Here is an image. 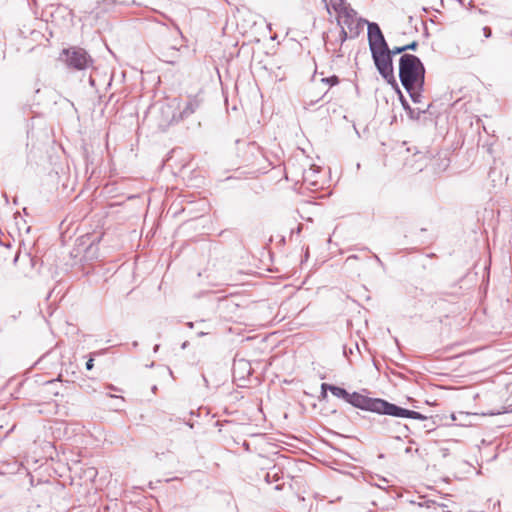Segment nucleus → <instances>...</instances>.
Here are the masks:
<instances>
[{
  "label": "nucleus",
  "instance_id": "nucleus-1",
  "mask_svg": "<svg viewBox=\"0 0 512 512\" xmlns=\"http://www.w3.org/2000/svg\"><path fill=\"white\" fill-rule=\"evenodd\" d=\"M399 78L405 90L424 87L425 67L421 60L413 54H403L399 59Z\"/></svg>",
  "mask_w": 512,
  "mask_h": 512
},
{
  "label": "nucleus",
  "instance_id": "nucleus-2",
  "mask_svg": "<svg viewBox=\"0 0 512 512\" xmlns=\"http://www.w3.org/2000/svg\"><path fill=\"white\" fill-rule=\"evenodd\" d=\"M330 391L335 397L343 399L355 408L377 412L380 398H371L358 392L349 393L346 389L328 383L321 384V394L326 397L327 391Z\"/></svg>",
  "mask_w": 512,
  "mask_h": 512
},
{
  "label": "nucleus",
  "instance_id": "nucleus-3",
  "mask_svg": "<svg viewBox=\"0 0 512 512\" xmlns=\"http://www.w3.org/2000/svg\"><path fill=\"white\" fill-rule=\"evenodd\" d=\"M60 58L69 68L75 70H85L93 65L91 56L85 49L80 47L63 49Z\"/></svg>",
  "mask_w": 512,
  "mask_h": 512
},
{
  "label": "nucleus",
  "instance_id": "nucleus-4",
  "mask_svg": "<svg viewBox=\"0 0 512 512\" xmlns=\"http://www.w3.org/2000/svg\"><path fill=\"white\" fill-rule=\"evenodd\" d=\"M389 47L387 50H373L371 52L372 59L379 74L391 85L397 87V81L394 76L393 60L389 55Z\"/></svg>",
  "mask_w": 512,
  "mask_h": 512
},
{
  "label": "nucleus",
  "instance_id": "nucleus-5",
  "mask_svg": "<svg viewBox=\"0 0 512 512\" xmlns=\"http://www.w3.org/2000/svg\"><path fill=\"white\" fill-rule=\"evenodd\" d=\"M376 413L400 418H411L417 420L427 419V416L419 412L402 408L381 398Z\"/></svg>",
  "mask_w": 512,
  "mask_h": 512
},
{
  "label": "nucleus",
  "instance_id": "nucleus-6",
  "mask_svg": "<svg viewBox=\"0 0 512 512\" xmlns=\"http://www.w3.org/2000/svg\"><path fill=\"white\" fill-rule=\"evenodd\" d=\"M368 26V44L370 52L373 50H387L388 44L384 38V35L375 22L365 21Z\"/></svg>",
  "mask_w": 512,
  "mask_h": 512
},
{
  "label": "nucleus",
  "instance_id": "nucleus-7",
  "mask_svg": "<svg viewBox=\"0 0 512 512\" xmlns=\"http://www.w3.org/2000/svg\"><path fill=\"white\" fill-rule=\"evenodd\" d=\"M252 373V367L249 361L245 359H238L233 365V375L235 378L244 380Z\"/></svg>",
  "mask_w": 512,
  "mask_h": 512
},
{
  "label": "nucleus",
  "instance_id": "nucleus-8",
  "mask_svg": "<svg viewBox=\"0 0 512 512\" xmlns=\"http://www.w3.org/2000/svg\"><path fill=\"white\" fill-rule=\"evenodd\" d=\"M202 101L197 97H190L185 104L184 108L180 112V119H184L194 114L197 109L200 107Z\"/></svg>",
  "mask_w": 512,
  "mask_h": 512
},
{
  "label": "nucleus",
  "instance_id": "nucleus-9",
  "mask_svg": "<svg viewBox=\"0 0 512 512\" xmlns=\"http://www.w3.org/2000/svg\"><path fill=\"white\" fill-rule=\"evenodd\" d=\"M423 89L424 87L419 88L418 86H412L411 89L409 88V90L406 91L414 103H420Z\"/></svg>",
  "mask_w": 512,
  "mask_h": 512
},
{
  "label": "nucleus",
  "instance_id": "nucleus-10",
  "mask_svg": "<svg viewBox=\"0 0 512 512\" xmlns=\"http://www.w3.org/2000/svg\"><path fill=\"white\" fill-rule=\"evenodd\" d=\"M330 5L336 12L339 13H342L347 10L345 2L343 0H330Z\"/></svg>",
  "mask_w": 512,
  "mask_h": 512
},
{
  "label": "nucleus",
  "instance_id": "nucleus-11",
  "mask_svg": "<svg viewBox=\"0 0 512 512\" xmlns=\"http://www.w3.org/2000/svg\"><path fill=\"white\" fill-rule=\"evenodd\" d=\"M391 424H393V423L386 418L379 420L377 423L378 430L383 433H388L391 431V429H390Z\"/></svg>",
  "mask_w": 512,
  "mask_h": 512
},
{
  "label": "nucleus",
  "instance_id": "nucleus-12",
  "mask_svg": "<svg viewBox=\"0 0 512 512\" xmlns=\"http://www.w3.org/2000/svg\"><path fill=\"white\" fill-rule=\"evenodd\" d=\"M396 89H397V92L399 94V99H400V102H401L403 108L412 115L413 111H412L408 101L405 99V97L403 96L402 92L399 90L398 86L396 87Z\"/></svg>",
  "mask_w": 512,
  "mask_h": 512
},
{
  "label": "nucleus",
  "instance_id": "nucleus-13",
  "mask_svg": "<svg viewBox=\"0 0 512 512\" xmlns=\"http://www.w3.org/2000/svg\"><path fill=\"white\" fill-rule=\"evenodd\" d=\"M414 157H416V158H417V159H416L417 165H416L415 167H413V170H415V171H422V170H423V168L425 167V164H422V163H419V162H420V160H421V159H424V158H425L424 154H423V153L418 152V153H416V154L414 155Z\"/></svg>",
  "mask_w": 512,
  "mask_h": 512
},
{
  "label": "nucleus",
  "instance_id": "nucleus-14",
  "mask_svg": "<svg viewBox=\"0 0 512 512\" xmlns=\"http://www.w3.org/2000/svg\"><path fill=\"white\" fill-rule=\"evenodd\" d=\"M280 479L278 472L269 471L265 475V481L267 483L276 482Z\"/></svg>",
  "mask_w": 512,
  "mask_h": 512
},
{
  "label": "nucleus",
  "instance_id": "nucleus-15",
  "mask_svg": "<svg viewBox=\"0 0 512 512\" xmlns=\"http://www.w3.org/2000/svg\"><path fill=\"white\" fill-rule=\"evenodd\" d=\"M322 81L329 84L330 86H334L339 83V79L335 75H333L331 77L323 78Z\"/></svg>",
  "mask_w": 512,
  "mask_h": 512
},
{
  "label": "nucleus",
  "instance_id": "nucleus-16",
  "mask_svg": "<svg viewBox=\"0 0 512 512\" xmlns=\"http://www.w3.org/2000/svg\"><path fill=\"white\" fill-rule=\"evenodd\" d=\"M405 52V48L404 46H400V47H394L393 49H389V55L391 58H393L394 55H397V54H401Z\"/></svg>",
  "mask_w": 512,
  "mask_h": 512
},
{
  "label": "nucleus",
  "instance_id": "nucleus-17",
  "mask_svg": "<svg viewBox=\"0 0 512 512\" xmlns=\"http://www.w3.org/2000/svg\"><path fill=\"white\" fill-rule=\"evenodd\" d=\"M418 47V43L416 41L411 42L410 44L404 45L405 52L408 50L415 51Z\"/></svg>",
  "mask_w": 512,
  "mask_h": 512
},
{
  "label": "nucleus",
  "instance_id": "nucleus-18",
  "mask_svg": "<svg viewBox=\"0 0 512 512\" xmlns=\"http://www.w3.org/2000/svg\"><path fill=\"white\" fill-rule=\"evenodd\" d=\"M58 382V379L56 380H51V381H47L46 382V385L50 388H53V386H55ZM51 392L54 394V395H58V391H54L53 389H51Z\"/></svg>",
  "mask_w": 512,
  "mask_h": 512
},
{
  "label": "nucleus",
  "instance_id": "nucleus-19",
  "mask_svg": "<svg viewBox=\"0 0 512 512\" xmlns=\"http://www.w3.org/2000/svg\"><path fill=\"white\" fill-rule=\"evenodd\" d=\"M483 34L485 38H490L492 35V31L489 27L486 26L483 28Z\"/></svg>",
  "mask_w": 512,
  "mask_h": 512
},
{
  "label": "nucleus",
  "instance_id": "nucleus-20",
  "mask_svg": "<svg viewBox=\"0 0 512 512\" xmlns=\"http://www.w3.org/2000/svg\"><path fill=\"white\" fill-rule=\"evenodd\" d=\"M94 366V360L92 358L88 359V361L86 362V369L87 370H91Z\"/></svg>",
  "mask_w": 512,
  "mask_h": 512
},
{
  "label": "nucleus",
  "instance_id": "nucleus-21",
  "mask_svg": "<svg viewBox=\"0 0 512 512\" xmlns=\"http://www.w3.org/2000/svg\"><path fill=\"white\" fill-rule=\"evenodd\" d=\"M341 36L343 41L347 38V32L344 29L341 30Z\"/></svg>",
  "mask_w": 512,
  "mask_h": 512
},
{
  "label": "nucleus",
  "instance_id": "nucleus-22",
  "mask_svg": "<svg viewBox=\"0 0 512 512\" xmlns=\"http://www.w3.org/2000/svg\"><path fill=\"white\" fill-rule=\"evenodd\" d=\"M186 325H187L190 329H192V328L194 327L195 323H194V322H187V324H186Z\"/></svg>",
  "mask_w": 512,
  "mask_h": 512
},
{
  "label": "nucleus",
  "instance_id": "nucleus-23",
  "mask_svg": "<svg viewBox=\"0 0 512 512\" xmlns=\"http://www.w3.org/2000/svg\"><path fill=\"white\" fill-rule=\"evenodd\" d=\"M206 334H207V333H206V332H203V331L198 332V336H199V337H202V336H204V335H206Z\"/></svg>",
  "mask_w": 512,
  "mask_h": 512
},
{
  "label": "nucleus",
  "instance_id": "nucleus-24",
  "mask_svg": "<svg viewBox=\"0 0 512 512\" xmlns=\"http://www.w3.org/2000/svg\"><path fill=\"white\" fill-rule=\"evenodd\" d=\"M374 257H375V259H376V261H377L378 263L382 264V262H381L380 258H379L377 255H374Z\"/></svg>",
  "mask_w": 512,
  "mask_h": 512
},
{
  "label": "nucleus",
  "instance_id": "nucleus-25",
  "mask_svg": "<svg viewBox=\"0 0 512 512\" xmlns=\"http://www.w3.org/2000/svg\"><path fill=\"white\" fill-rule=\"evenodd\" d=\"M158 349H159V345L157 344V345H155V346H154V349H153V350H154V352L156 353V352L158 351Z\"/></svg>",
  "mask_w": 512,
  "mask_h": 512
},
{
  "label": "nucleus",
  "instance_id": "nucleus-26",
  "mask_svg": "<svg viewBox=\"0 0 512 512\" xmlns=\"http://www.w3.org/2000/svg\"><path fill=\"white\" fill-rule=\"evenodd\" d=\"M165 108H166L167 110H169V109H170V107H169V106H163V107H162V111H164V109H165Z\"/></svg>",
  "mask_w": 512,
  "mask_h": 512
},
{
  "label": "nucleus",
  "instance_id": "nucleus-27",
  "mask_svg": "<svg viewBox=\"0 0 512 512\" xmlns=\"http://www.w3.org/2000/svg\"><path fill=\"white\" fill-rule=\"evenodd\" d=\"M186 346H187V342H184V343L182 344V348L184 349V348H186Z\"/></svg>",
  "mask_w": 512,
  "mask_h": 512
},
{
  "label": "nucleus",
  "instance_id": "nucleus-28",
  "mask_svg": "<svg viewBox=\"0 0 512 512\" xmlns=\"http://www.w3.org/2000/svg\"><path fill=\"white\" fill-rule=\"evenodd\" d=\"M383 482H380V484H377L378 487L382 488Z\"/></svg>",
  "mask_w": 512,
  "mask_h": 512
},
{
  "label": "nucleus",
  "instance_id": "nucleus-29",
  "mask_svg": "<svg viewBox=\"0 0 512 512\" xmlns=\"http://www.w3.org/2000/svg\"><path fill=\"white\" fill-rule=\"evenodd\" d=\"M383 482H380V484H377L378 487L382 488Z\"/></svg>",
  "mask_w": 512,
  "mask_h": 512
},
{
  "label": "nucleus",
  "instance_id": "nucleus-30",
  "mask_svg": "<svg viewBox=\"0 0 512 512\" xmlns=\"http://www.w3.org/2000/svg\"><path fill=\"white\" fill-rule=\"evenodd\" d=\"M275 489H276V490H280V489H281V486H280V485H277V486L275 487Z\"/></svg>",
  "mask_w": 512,
  "mask_h": 512
},
{
  "label": "nucleus",
  "instance_id": "nucleus-31",
  "mask_svg": "<svg viewBox=\"0 0 512 512\" xmlns=\"http://www.w3.org/2000/svg\"><path fill=\"white\" fill-rule=\"evenodd\" d=\"M410 451H411V448H407V449L405 450V452H406V453H409Z\"/></svg>",
  "mask_w": 512,
  "mask_h": 512
},
{
  "label": "nucleus",
  "instance_id": "nucleus-32",
  "mask_svg": "<svg viewBox=\"0 0 512 512\" xmlns=\"http://www.w3.org/2000/svg\"><path fill=\"white\" fill-rule=\"evenodd\" d=\"M137 345H138V343H137V342H134V343H133V346H134V347H137Z\"/></svg>",
  "mask_w": 512,
  "mask_h": 512
}]
</instances>
